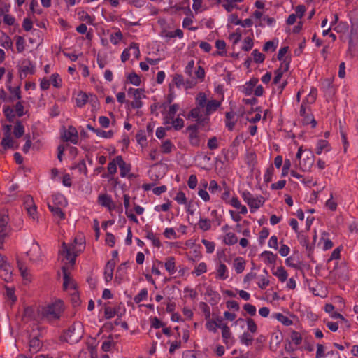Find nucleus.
Listing matches in <instances>:
<instances>
[{"mask_svg":"<svg viewBox=\"0 0 358 358\" xmlns=\"http://www.w3.org/2000/svg\"><path fill=\"white\" fill-rule=\"evenodd\" d=\"M62 312L63 303L60 300H58L51 304H48L46 306L42 307L41 310H40L42 317L48 321L58 320L60 317L61 313Z\"/></svg>","mask_w":358,"mask_h":358,"instance_id":"1","label":"nucleus"},{"mask_svg":"<svg viewBox=\"0 0 358 358\" xmlns=\"http://www.w3.org/2000/svg\"><path fill=\"white\" fill-rule=\"evenodd\" d=\"M243 201L249 206L251 213H254L255 210L259 208L264 203V199L262 196H257L255 197L248 191L242 193Z\"/></svg>","mask_w":358,"mask_h":358,"instance_id":"2","label":"nucleus"},{"mask_svg":"<svg viewBox=\"0 0 358 358\" xmlns=\"http://www.w3.org/2000/svg\"><path fill=\"white\" fill-rule=\"evenodd\" d=\"M17 68L20 73L21 80L25 78L27 75H33L36 71V65L29 59H23L18 62Z\"/></svg>","mask_w":358,"mask_h":358,"instance_id":"3","label":"nucleus"},{"mask_svg":"<svg viewBox=\"0 0 358 358\" xmlns=\"http://www.w3.org/2000/svg\"><path fill=\"white\" fill-rule=\"evenodd\" d=\"M192 118L201 127H205L208 124L209 117H207L203 108L196 106V107L191 110L187 115V119Z\"/></svg>","mask_w":358,"mask_h":358,"instance_id":"4","label":"nucleus"},{"mask_svg":"<svg viewBox=\"0 0 358 358\" xmlns=\"http://www.w3.org/2000/svg\"><path fill=\"white\" fill-rule=\"evenodd\" d=\"M80 329V324H78L77 327L75 324L70 326L65 332L66 341L71 343H78L82 338Z\"/></svg>","mask_w":358,"mask_h":358,"instance_id":"5","label":"nucleus"},{"mask_svg":"<svg viewBox=\"0 0 358 358\" xmlns=\"http://www.w3.org/2000/svg\"><path fill=\"white\" fill-rule=\"evenodd\" d=\"M29 257V259L34 262H38L42 260L43 253L41 248L37 241L33 240L30 249L26 252Z\"/></svg>","mask_w":358,"mask_h":358,"instance_id":"6","label":"nucleus"},{"mask_svg":"<svg viewBox=\"0 0 358 358\" xmlns=\"http://www.w3.org/2000/svg\"><path fill=\"white\" fill-rule=\"evenodd\" d=\"M61 137L64 141H70L73 144H77L78 141V133L74 127L69 126L67 130L64 131Z\"/></svg>","mask_w":358,"mask_h":358,"instance_id":"7","label":"nucleus"},{"mask_svg":"<svg viewBox=\"0 0 358 358\" xmlns=\"http://www.w3.org/2000/svg\"><path fill=\"white\" fill-rule=\"evenodd\" d=\"M116 161H117V165L119 166V168H120V176L122 178L125 177L131 169L130 164H127L123 160L122 157L120 155L116 157Z\"/></svg>","mask_w":358,"mask_h":358,"instance_id":"8","label":"nucleus"},{"mask_svg":"<svg viewBox=\"0 0 358 358\" xmlns=\"http://www.w3.org/2000/svg\"><path fill=\"white\" fill-rule=\"evenodd\" d=\"M99 203L108 210H111L115 208V204L113 203L111 197L108 194H101L98 197Z\"/></svg>","mask_w":358,"mask_h":358,"instance_id":"9","label":"nucleus"},{"mask_svg":"<svg viewBox=\"0 0 358 358\" xmlns=\"http://www.w3.org/2000/svg\"><path fill=\"white\" fill-rule=\"evenodd\" d=\"M8 216L2 215L0 218V242L7 236L6 231L8 229Z\"/></svg>","mask_w":358,"mask_h":358,"instance_id":"10","label":"nucleus"},{"mask_svg":"<svg viewBox=\"0 0 358 358\" xmlns=\"http://www.w3.org/2000/svg\"><path fill=\"white\" fill-rule=\"evenodd\" d=\"M115 266V263L113 260H109L104 269L105 280L108 282L113 278V270Z\"/></svg>","mask_w":358,"mask_h":358,"instance_id":"11","label":"nucleus"},{"mask_svg":"<svg viewBox=\"0 0 358 358\" xmlns=\"http://www.w3.org/2000/svg\"><path fill=\"white\" fill-rule=\"evenodd\" d=\"M258 81L259 80L257 78H251L249 82L246 83L245 85L243 86L242 92L246 96L251 95L253 92L254 87L257 85Z\"/></svg>","mask_w":358,"mask_h":358,"instance_id":"12","label":"nucleus"},{"mask_svg":"<svg viewBox=\"0 0 358 358\" xmlns=\"http://www.w3.org/2000/svg\"><path fill=\"white\" fill-rule=\"evenodd\" d=\"M62 272L64 275V288L66 289L69 287L72 289H76V284L74 283L73 280L71 279L69 273H67L66 268L65 266L62 267Z\"/></svg>","mask_w":358,"mask_h":358,"instance_id":"13","label":"nucleus"},{"mask_svg":"<svg viewBox=\"0 0 358 358\" xmlns=\"http://www.w3.org/2000/svg\"><path fill=\"white\" fill-rule=\"evenodd\" d=\"M89 99L90 95L88 96L85 92H80L76 98V106L79 108L83 107L89 101Z\"/></svg>","mask_w":358,"mask_h":358,"instance_id":"14","label":"nucleus"},{"mask_svg":"<svg viewBox=\"0 0 358 358\" xmlns=\"http://www.w3.org/2000/svg\"><path fill=\"white\" fill-rule=\"evenodd\" d=\"M220 106V102L217 100H210L208 101L205 110L207 117H208L211 113L215 111Z\"/></svg>","mask_w":358,"mask_h":358,"instance_id":"15","label":"nucleus"},{"mask_svg":"<svg viewBox=\"0 0 358 358\" xmlns=\"http://www.w3.org/2000/svg\"><path fill=\"white\" fill-rule=\"evenodd\" d=\"M260 257L264 259L266 264H275L278 257L276 254H273L271 251H264L261 253Z\"/></svg>","mask_w":358,"mask_h":358,"instance_id":"16","label":"nucleus"},{"mask_svg":"<svg viewBox=\"0 0 358 358\" xmlns=\"http://www.w3.org/2000/svg\"><path fill=\"white\" fill-rule=\"evenodd\" d=\"M217 278L225 280L228 278L227 268L223 263H220L217 268Z\"/></svg>","mask_w":358,"mask_h":358,"instance_id":"17","label":"nucleus"},{"mask_svg":"<svg viewBox=\"0 0 358 358\" xmlns=\"http://www.w3.org/2000/svg\"><path fill=\"white\" fill-rule=\"evenodd\" d=\"M300 243L306 248V250L308 252V257L309 258L312 257V252L313 251V246L310 245L308 243V239L305 236H301L299 237Z\"/></svg>","mask_w":358,"mask_h":358,"instance_id":"18","label":"nucleus"},{"mask_svg":"<svg viewBox=\"0 0 358 358\" xmlns=\"http://www.w3.org/2000/svg\"><path fill=\"white\" fill-rule=\"evenodd\" d=\"M41 347V343L40 340L35 336L29 341V351L31 353L37 352Z\"/></svg>","mask_w":358,"mask_h":358,"instance_id":"19","label":"nucleus"},{"mask_svg":"<svg viewBox=\"0 0 358 358\" xmlns=\"http://www.w3.org/2000/svg\"><path fill=\"white\" fill-rule=\"evenodd\" d=\"M8 89L11 94V96L8 98L10 101H13L15 99H21V91L20 87L17 86L16 87H12L11 86H8Z\"/></svg>","mask_w":358,"mask_h":358,"instance_id":"20","label":"nucleus"},{"mask_svg":"<svg viewBox=\"0 0 358 358\" xmlns=\"http://www.w3.org/2000/svg\"><path fill=\"white\" fill-rule=\"evenodd\" d=\"M273 274L278 277L282 282H284L287 279V273L282 266L278 267L276 271L273 272Z\"/></svg>","mask_w":358,"mask_h":358,"instance_id":"21","label":"nucleus"},{"mask_svg":"<svg viewBox=\"0 0 358 358\" xmlns=\"http://www.w3.org/2000/svg\"><path fill=\"white\" fill-rule=\"evenodd\" d=\"M17 267L20 271V274L24 280H29V273L28 271L27 268L24 266V263L20 261H17Z\"/></svg>","mask_w":358,"mask_h":358,"instance_id":"22","label":"nucleus"},{"mask_svg":"<svg viewBox=\"0 0 358 358\" xmlns=\"http://www.w3.org/2000/svg\"><path fill=\"white\" fill-rule=\"evenodd\" d=\"M206 294L208 296L211 297V299H210V303L212 305H215V304L217 303L218 301L220 299V294L216 291L213 290L211 288H208L207 289Z\"/></svg>","mask_w":358,"mask_h":358,"instance_id":"23","label":"nucleus"},{"mask_svg":"<svg viewBox=\"0 0 358 358\" xmlns=\"http://www.w3.org/2000/svg\"><path fill=\"white\" fill-rule=\"evenodd\" d=\"M24 133V126L22 125V124L21 123V122L20 120H17L14 127L13 134L16 138H19L23 136Z\"/></svg>","mask_w":358,"mask_h":358,"instance_id":"24","label":"nucleus"},{"mask_svg":"<svg viewBox=\"0 0 358 358\" xmlns=\"http://www.w3.org/2000/svg\"><path fill=\"white\" fill-rule=\"evenodd\" d=\"M206 328L211 332L216 333L218 329V323L213 319L209 318L206 320Z\"/></svg>","mask_w":358,"mask_h":358,"instance_id":"25","label":"nucleus"},{"mask_svg":"<svg viewBox=\"0 0 358 358\" xmlns=\"http://www.w3.org/2000/svg\"><path fill=\"white\" fill-rule=\"evenodd\" d=\"M48 206L55 216L59 217L60 220L64 219L65 215L59 207L54 206L50 203H48Z\"/></svg>","mask_w":358,"mask_h":358,"instance_id":"26","label":"nucleus"},{"mask_svg":"<svg viewBox=\"0 0 358 358\" xmlns=\"http://www.w3.org/2000/svg\"><path fill=\"white\" fill-rule=\"evenodd\" d=\"M273 317L277 319L279 322L285 326L292 325L293 323L290 319L280 313H275L273 315Z\"/></svg>","mask_w":358,"mask_h":358,"instance_id":"27","label":"nucleus"},{"mask_svg":"<svg viewBox=\"0 0 358 358\" xmlns=\"http://www.w3.org/2000/svg\"><path fill=\"white\" fill-rule=\"evenodd\" d=\"M174 260V258L171 257L165 262V268L171 274H173L176 271Z\"/></svg>","mask_w":358,"mask_h":358,"instance_id":"28","label":"nucleus"},{"mask_svg":"<svg viewBox=\"0 0 358 358\" xmlns=\"http://www.w3.org/2000/svg\"><path fill=\"white\" fill-rule=\"evenodd\" d=\"M207 103L206 94L203 92H199L196 98V106L201 108H206Z\"/></svg>","mask_w":358,"mask_h":358,"instance_id":"29","label":"nucleus"},{"mask_svg":"<svg viewBox=\"0 0 358 358\" xmlns=\"http://www.w3.org/2000/svg\"><path fill=\"white\" fill-rule=\"evenodd\" d=\"M3 112L6 119L12 122H13L15 115L14 113V110L10 106H4L3 108Z\"/></svg>","mask_w":358,"mask_h":358,"instance_id":"30","label":"nucleus"},{"mask_svg":"<svg viewBox=\"0 0 358 358\" xmlns=\"http://www.w3.org/2000/svg\"><path fill=\"white\" fill-rule=\"evenodd\" d=\"M234 268L237 273H241L244 271L245 262L243 261V258L237 257L235 259Z\"/></svg>","mask_w":358,"mask_h":358,"instance_id":"31","label":"nucleus"},{"mask_svg":"<svg viewBox=\"0 0 358 358\" xmlns=\"http://www.w3.org/2000/svg\"><path fill=\"white\" fill-rule=\"evenodd\" d=\"M127 80L131 84L135 86H139L141 85L140 77L134 72L128 74Z\"/></svg>","mask_w":358,"mask_h":358,"instance_id":"32","label":"nucleus"},{"mask_svg":"<svg viewBox=\"0 0 358 358\" xmlns=\"http://www.w3.org/2000/svg\"><path fill=\"white\" fill-rule=\"evenodd\" d=\"M224 241L227 245H231L237 243L238 238L234 233L229 232L226 234Z\"/></svg>","mask_w":358,"mask_h":358,"instance_id":"33","label":"nucleus"},{"mask_svg":"<svg viewBox=\"0 0 358 358\" xmlns=\"http://www.w3.org/2000/svg\"><path fill=\"white\" fill-rule=\"evenodd\" d=\"M1 145L3 146L4 150L13 148V141L11 136H4L2 138Z\"/></svg>","mask_w":358,"mask_h":358,"instance_id":"34","label":"nucleus"},{"mask_svg":"<svg viewBox=\"0 0 358 358\" xmlns=\"http://www.w3.org/2000/svg\"><path fill=\"white\" fill-rule=\"evenodd\" d=\"M23 318H27L30 320H36L34 308L31 306L25 308L23 313Z\"/></svg>","mask_w":358,"mask_h":358,"instance_id":"35","label":"nucleus"},{"mask_svg":"<svg viewBox=\"0 0 358 358\" xmlns=\"http://www.w3.org/2000/svg\"><path fill=\"white\" fill-rule=\"evenodd\" d=\"M239 339H240V342L242 344L249 345L252 343L253 338L248 332H244L242 335H241L239 336Z\"/></svg>","mask_w":358,"mask_h":358,"instance_id":"36","label":"nucleus"},{"mask_svg":"<svg viewBox=\"0 0 358 358\" xmlns=\"http://www.w3.org/2000/svg\"><path fill=\"white\" fill-rule=\"evenodd\" d=\"M15 38L16 39V48H17V52H23L24 50V49H25V47H24V43H25L24 38L22 36H16Z\"/></svg>","mask_w":358,"mask_h":358,"instance_id":"37","label":"nucleus"},{"mask_svg":"<svg viewBox=\"0 0 358 358\" xmlns=\"http://www.w3.org/2000/svg\"><path fill=\"white\" fill-rule=\"evenodd\" d=\"M148 296V290L147 289L144 288L142 289L139 294L134 296V301L136 303H139L142 301L146 299Z\"/></svg>","mask_w":358,"mask_h":358,"instance_id":"38","label":"nucleus"},{"mask_svg":"<svg viewBox=\"0 0 358 358\" xmlns=\"http://www.w3.org/2000/svg\"><path fill=\"white\" fill-rule=\"evenodd\" d=\"M59 255H65L66 259H70V255H71V250L64 242H63L62 244V248L59 251Z\"/></svg>","mask_w":358,"mask_h":358,"instance_id":"39","label":"nucleus"},{"mask_svg":"<svg viewBox=\"0 0 358 358\" xmlns=\"http://www.w3.org/2000/svg\"><path fill=\"white\" fill-rule=\"evenodd\" d=\"M252 55L253 56L254 62L256 63H262L265 59L264 55L259 52L257 49L252 51Z\"/></svg>","mask_w":358,"mask_h":358,"instance_id":"40","label":"nucleus"},{"mask_svg":"<svg viewBox=\"0 0 358 358\" xmlns=\"http://www.w3.org/2000/svg\"><path fill=\"white\" fill-rule=\"evenodd\" d=\"M328 142L325 140H319L317 141V148H316V153L317 155H320L322 151L328 147Z\"/></svg>","mask_w":358,"mask_h":358,"instance_id":"41","label":"nucleus"},{"mask_svg":"<svg viewBox=\"0 0 358 358\" xmlns=\"http://www.w3.org/2000/svg\"><path fill=\"white\" fill-rule=\"evenodd\" d=\"M50 81L52 85L57 88L60 87L62 85V79L59 78V76L57 73L52 74Z\"/></svg>","mask_w":358,"mask_h":358,"instance_id":"42","label":"nucleus"},{"mask_svg":"<svg viewBox=\"0 0 358 358\" xmlns=\"http://www.w3.org/2000/svg\"><path fill=\"white\" fill-rule=\"evenodd\" d=\"M189 143L192 145L198 147L200 144V139L198 135V133H190L189 136Z\"/></svg>","mask_w":358,"mask_h":358,"instance_id":"43","label":"nucleus"},{"mask_svg":"<svg viewBox=\"0 0 358 358\" xmlns=\"http://www.w3.org/2000/svg\"><path fill=\"white\" fill-rule=\"evenodd\" d=\"M313 164V159L311 157H307L306 159H303V164H302L301 161H299V166L303 171L308 170L310 168V166Z\"/></svg>","mask_w":358,"mask_h":358,"instance_id":"44","label":"nucleus"},{"mask_svg":"<svg viewBox=\"0 0 358 358\" xmlns=\"http://www.w3.org/2000/svg\"><path fill=\"white\" fill-rule=\"evenodd\" d=\"M199 226L201 229L203 231H208L210 229L211 224L210 222L208 219H202L201 218L199 222Z\"/></svg>","mask_w":358,"mask_h":358,"instance_id":"45","label":"nucleus"},{"mask_svg":"<svg viewBox=\"0 0 358 358\" xmlns=\"http://www.w3.org/2000/svg\"><path fill=\"white\" fill-rule=\"evenodd\" d=\"M253 41L250 37H246L243 41V45L242 50L244 51H249L252 48Z\"/></svg>","mask_w":358,"mask_h":358,"instance_id":"46","label":"nucleus"},{"mask_svg":"<svg viewBox=\"0 0 358 358\" xmlns=\"http://www.w3.org/2000/svg\"><path fill=\"white\" fill-rule=\"evenodd\" d=\"M246 322L248 331H250L252 334L255 333L257 330V326L255 324V321L251 318H248Z\"/></svg>","mask_w":358,"mask_h":358,"instance_id":"47","label":"nucleus"},{"mask_svg":"<svg viewBox=\"0 0 358 358\" xmlns=\"http://www.w3.org/2000/svg\"><path fill=\"white\" fill-rule=\"evenodd\" d=\"M274 169L273 166H270L267 169L264 174V181L268 183L272 180V177L273 175Z\"/></svg>","mask_w":358,"mask_h":358,"instance_id":"48","label":"nucleus"},{"mask_svg":"<svg viewBox=\"0 0 358 358\" xmlns=\"http://www.w3.org/2000/svg\"><path fill=\"white\" fill-rule=\"evenodd\" d=\"M117 162L116 161V157L108 163V171L110 175H113L117 172Z\"/></svg>","mask_w":358,"mask_h":358,"instance_id":"49","label":"nucleus"},{"mask_svg":"<svg viewBox=\"0 0 358 358\" xmlns=\"http://www.w3.org/2000/svg\"><path fill=\"white\" fill-rule=\"evenodd\" d=\"M88 102H90V103L91 104V106L92 107V110H96L99 105L98 98L94 94H90V99H89Z\"/></svg>","mask_w":358,"mask_h":358,"instance_id":"50","label":"nucleus"},{"mask_svg":"<svg viewBox=\"0 0 358 358\" xmlns=\"http://www.w3.org/2000/svg\"><path fill=\"white\" fill-rule=\"evenodd\" d=\"M96 134L99 137H102V138H110L113 136V131L111 130L106 131L98 129Z\"/></svg>","mask_w":358,"mask_h":358,"instance_id":"51","label":"nucleus"},{"mask_svg":"<svg viewBox=\"0 0 358 358\" xmlns=\"http://www.w3.org/2000/svg\"><path fill=\"white\" fill-rule=\"evenodd\" d=\"M291 340L294 344L298 345L301 343L302 337L299 332L294 331L291 334Z\"/></svg>","mask_w":358,"mask_h":358,"instance_id":"52","label":"nucleus"},{"mask_svg":"<svg viewBox=\"0 0 358 358\" xmlns=\"http://www.w3.org/2000/svg\"><path fill=\"white\" fill-rule=\"evenodd\" d=\"M173 145L170 140L165 141L162 145V150L164 153L168 154L170 153L172 150Z\"/></svg>","mask_w":358,"mask_h":358,"instance_id":"53","label":"nucleus"},{"mask_svg":"<svg viewBox=\"0 0 358 358\" xmlns=\"http://www.w3.org/2000/svg\"><path fill=\"white\" fill-rule=\"evenodd\" d=\"M206 264L204 262H201L196 267L194 273L196 276H199L202 273H206Z\"/></svg>","mask_w":358,"mask_h":358,"instance_id":"54","label":"nucleus"},{"mask_svg":"<svg viewBox=\"0 0 358 358\" xmlns=\"http://www.w3.org/2000/svg\"><path fill=\"white\" fill-rule=\"evenodd\" d=\"M72 169H78L80 173H87V167L85 162V160H81L79 163L74 165Z\"/></svg>","mask_w":358,"mask_h":358,"instance_id":"55","label":"nucleus"},{"mask_svg":"<svg viewBox=\"0 0 358 358\" xmlns=\"http://www.w3.org/2000/svg\"><path fill=\"white\" fill-rule=\"evenodd\" d=\"M71 302L75 307L78 306L80 303V297L76 289H73V293H71Z\"/></svg>","mask_w":358,"mask_h":358,"instance_id":"56","label":"nucleus"},{"mask_svg":"<svg viewBox=\"0 0 358 358\" xmlns=\"http://www.w3.org/2000/svg\"><path fill=\"white\" fill-rule=\"evenodd\" d=\"M222 6L225 8L227 12H231L232 10L236 7V5L234 3L232 0H224V3H222Z\"/></svg>","mask_w":358,"mask_h":358,"instance_id":"57","label":"nucleus"},{"mask_svg":"<svg viewBox=\"0 0 358 358\" xmlns=\"http://www.w3.org/2000/svg\"><path fill=\"white\" fill-rule=\"evenodd\" d=\"M172 126L176 130H180L184 127V120L178 117L172 121Z\"/></svg>","mask_w":358,"mask_h":358,"instance_id":"58","label":"nucleus"},{"mask_svg":"<svg viewBox=\"0 0 358 358\" xmlns=\"http://www.w3.org/2000/svg\"><path fill=\"white\" fill-rule=\"evenodd\" d=\"M25 209L32 206H36L33 198L30 195H27L23 199Z\"/></svg>","mask_w":358,"mask_h":358,"instance_id":"59","label":"nucleus"},{"mask_svg":"<svg viewBox=\"0 0 358 358\" xmlns=\"http://www.w3.org/2000/svg\"><path fill=\"white\" fill-rule=\"evenodd\" d=\"M201 242L206 246V252L208 253H212L215 250V244L213 242L208 241V240L203 239Z\"/></svg>","mask_w":358,"mask_h":358,"instance_id":"60","label":"nucleus"},{"mask_svg":"<svg viewBox=\"0 0 358 358\" xmlns=\"http://www.w3.org/2000/svg\"><path fill=\"white\" fill-rule=\"evenodd\" d=\"M290 167H291V161L288 159H286L284 162V164H283L282 169V177H285L288 174Z\"/></svg>","mask_w":358,"mask_h":358,"instance_id":"61","label":"nucleus"},{"mask_svg":"<svg viewBox=\"0 0 358 358\" xmlns=\"http://www.w3.org/2000/svg\"><path fill=\"white\" fill-rule=\"evenodd\" d=\"M104 315L106 319H110L116 315V310L110 307H105Z\"/></svg>","mask_w":358,"mask_h":358,"instance_id":"62","label":"nucleus"},{"mask_svg":"<svg viewBox=\"0 0 358 358\" xmlns=\"http://www.w3.org/2000/svg\"><path fill=\"white\" fill-rule=\"evenodd\" d=\"M243 309L251 316H254L256 315V307L252 304H245L243 306Z\"/></svg>","mask_w":358,"mask_h":358,"instance_id":"63","label":"nucleus"},{"mask_svg":"<svg viewBox=\"0 0 358 358\" xmlns=\"http://www.w3.org/2000/svg\"><path fill=\"white\" fill-rule=\"evenodd\" d=\"M1 45L5 48H11L13 47V41L11 38L7 36H4V39H1Z\"/></svg>","mask_w":358,"mask_h":358,"instance_id":"64","label":"nucleus"}]
</instances>
